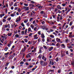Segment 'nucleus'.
Returning a JSON list of instances; mask_svg holds the SVG:
<instances>
[{"mask_svg":"<svg viewBox=\"0 0 74 74\" xmlns=\"http://www.w3.org/2000/svg\"><path fill=\"white\" fill-rule=\"evenodd\" d=\"M8 38V36H7V35H6L5 37V40L7 38Z\"/></svg>","mask_w":74,"mask_h":74,"instance_id":"680f3d73","label":"nucleus"},{"mask_svg":"<svg viewBox=\"0 0 74 74\" xmlns=\"http://www.w3.org/2000/svg\"><path fill=\"white\" fill-rule=\"evenodd\" d=\"M50 37H51V38H53L54 37V36L53 35H51L50 36Z\"/></svg>","mask_w":74,"mask_h":74,"instance_id":"bb28decb","label":"nucleus"},{"mask_svg":"<svg viewBox=\"0 0 74 74\" xmlns=\"http://www.w3.org/2000/svg\"><path fill=\"white\" fill-rule=\"evenodd\" d=\"M18 3L16 2H15L14 4L13 5V6H14V7H17L18 6V5L17 4H18Z\"/></svg>","mask_w":74,"mask_h":74,"instance_id":"4468645a","label":"nucleus"},{"mask_svg":"<svg viewBox=\"0 0 74 74\" xmlns=\"http://www.w3.org/2000/svg\"><path fill=\"white\" fill-rule=\"evenodd\" d=\"M21 26H22L23 27H25V25L24 24V23H22L21 24Z\"/></svg>","mask_w":74,"mask_h":74,"instance_id":"2f4dec72","label":"nucleus"},{"mask_svg":"<svg viewBox=\"0 0 74 74\" xmlns=\"http://www.w3.org/2000/svg\"><path fill=\"white\" fill-rule=\"evenodd\" d=\"M23 7L25 10V11H27L29 10V7L23 6Z\"/></svg>","mask_w":74,"mask_h":74,"instance_id":"6e6552de","label":"nucleus"},{"mask_svg":"<svg viewBox=\"0 0 74 74\" xmlns=\"http://www.w3.org/2000/svg\"><path fill=\"white\" fill-rule=\"evenodd\" d=\"M33 18H30V19H29V22H31L32 20H33Z\"/></svg>","mask_w":74,"mask_h":74,"instance_id":"338daca9","label":"nucleus"},{"mask_svg":"<svg viewBox=\"0 0 74 74\" xmlns=\"http://www.w3.org/2000/svg\"><path fill=\"white\" fill-rule=\"evenodd\" d=\"M67 38V39L65 40V42L66 43H68L69 42V40L67 38Z\"/></svg>","mask_w":74,"mask_h":74,"instance_id":"aec40b11","label":"nucleus"},{"mask_svg":"<svg viewBox=\"0 0 74 74\" xmlns=\"http://www.w3.org/2000/svg\"><path fill=\"white\" fill-rule=\"evenodd\" d=\"M40 35V37L42 38H45V36H44V33H42Z\"/></svg>","mask_w":74,"mask_h":74,"instance_id":"1a4fd4ad","label":"nucleus"},{"mask_svg":"<svg viewBox=\"0 0 74 74\" xmlns=\"http://www.w3.org/2000/svg\"><path fill=\"white\" fill-rule=\"evenodd\" d=\"M56 62H58L59 61V58H58V57H57V58H56Z\"/></svg>","mask_w":74,"mask_h":74,"instance_id":"7c9ffc66","label":"nucleus"},{"mask_svg":"<svg viewBox=\"0 0 74 74\" xmlns=\"http://www.w3.org/2000/svg\"><path fill=\"white\" fill-rule=\"evenodd\" d=\"M32 34H33V33H31L29 34V35H28V36H29V37H31V36H32Z\"/></svg>","mask_w":74,"mask_h":74,"instance_id":"052dcab7","label":"nucleus"},{"mask_svg":"<svg viewBox=\"0 0 74 74\" xmlns=\"http://www.w3.org/2000/svg\"><path fill=\"white\" fill-rule=\"evenodd\" d=\"M48 38L49 39L50 42H51V40H52V38L49 37H48Z\"/></svg>","mask_w":74,"mask_h":74,"instance_id":"5fc2aeb1","label":"nucleus"},{"mask_svg":"<svg viewBox=\"0 0 74 74\" xmlns=\"http://www.w3.org/2000/svg\"><path fill=\"white\" fill-rule=\"evenodd\" d=\"M23 16H26V13H24L22 14L21 17Z\"/></svg>","mask_w":74,"mask_h":74,"instance_id":"c03bdc74","label":"nucleus"},{"mask_svg":"<svg viewBox=\"0 0 74 74\" xmlns=\"http://www.w3.org/2000/svg\"><path fill=\"white\" fill-rule=\"evenodd\" d=\"M4 26L5 28H7L8 27V28H10V24H8V25H5Z\"/></svg>","mask_w":74,"mask_h":74,"instance_id":"0eeeda50","label":"nucleus"},{"mask_svg":"<svg viewBox=\"0 0 74 74\" xmlns=\"http://www.w3.org/2000/svg\"><path fill=\"white\" fill-rule=\"evenodd\" d=\"M19 35L18 34H16L15 35V37L17 38H18V37H19Z\"/></svg>","mask_w":74,"mask_h":74,"instance_id":"09e8293b","label":"nucleus"},{"mask_svg":"<svg viewBox=\"0 0 74 74\" xmlns=\"http://www.w3.org/2000/svg\"><path fill=\"white\" fill-rule=\"evenodd\" d=\"M21 21V16H19V17H18L16 20L15 22H17V23H18V22H19Z\"/></svg>","mask_w":74,"mask_h":74,"instance_id":"f03ea898","label":"nucleus"},{"mask_svg":"<svg viewBox=\"0 0 74 74\" xmlns=\"http://www.w3.org/2000/svg\"><path fill=\"white\" fill-rule=\"evenodd\" d=\"M32 67H33V66H28V68L30 69V68H32Z\"/></svg>","mask_w":74,"mask_h":74,"instance_id":"603ef678","label":"nucleus"},{"mask_svg":"<svg viewBox=\"0 0 74 74\" xmlns=\"http://www.w3.org/2000/svg\"><path fill=\"white\" fill-rule=\"evenodd\" d=\"M43 47L44 48V49H45V50L47 49H48V48H47V46H45V45H44L43 46Z\"/></svg>","mask_w":74,"mask_h":74,"instance_id":"c85d7f7f","label":"nucleus"},{"mask_svg":"<svg viewBox=\"0 0 74 74\" xmlns=\"http://www.w3.org/2000/svg\"><path fill=\"white\" fill-rule=\"evenodd\" d=\"M8 49V47H6L5 48L4 50L5 51H7V50Z\"/></svg>","mask_w":74,"mask_h":74,"instance_id":"c756f323","label":"nucleus"},{"mask_svg":"<svg viewBox=\"0 0 74 74\" xmlns=\"http://www.w3.org/2000/svg\"><path fill=\"white\" fill-rule=\"evenodd\" d=\"M17 11L18 12H21V9L20 8H19L17 10Z\"/></svg>","mask_w":74,"mask_h":74,"instance_id":"a878e982","label":"nucleus"},{"mask_svg":"<svg viewBox=\"0 0 74 74\" xmlns=\"http://www.w3.org/2000/svg\"><path fill=\"white\" fill-rule=\"evenodd\" d=\"M31 28L30 27H29L28 28V32H30V31H31Z\"/></svg>","mask_w":74,"mask_h":74,"instance_id":"4d7b16f0","label":"nucleus"},{"mask_svg":"<svg viewBox=\"0 0 74 74\" xmlns=\"http://www.w3.org/2000/svg\"><path fill=\"white\" fill-rule=\"evenodd\" d=\"M40 64L41 66H45L47 65V62H44V61L41 60L40 61Z\"/></svg>","mask_w":74,"mask_h":74,"instance_id":"f257e3e1","label":"nucleus"},{"mask_svg":"<svg viewBox=\"0 0 74 74\" xmlns=\"http://www.w3.org/2000/svg\"><path fill=\"white\" fill-rule=\"evenodd\" d=\"M71 65H72V66H73L74 67V61H73L71 62Z\"/></svg>","mask_w":74,"mask_h":74,"instance_id":"f704fd0d","label":"nucleus"},{"mask_svg":"<svg viewBox=\"0 0 74 74\" xmlns=\"http://www.w3.org/2000/svg\"><path fill=\"white\" fill-rule=\"evenodd\" d=\"M24 40L25 41V42H27L28 41H27V39L26 38L25 39H24Z\"/></svg>","mask_w":74,"mask_h":74,"instance_id":"473e14b6","label":"nucleus"},{"mask_svg":"<svg viewBox=\"0 0 74 74\" xmlns=\"http://www.w3.org/2000/svg\"><path fill=\"white\" fill-rule=\"evenodd\" d=\"M34 38L35 40H37L38 38V37H37V34H36L34 36Z\"/></svg>","mask_w":74,"mask_h":74,"instance_id":"20e7f679","label":"nucleus"},{"mask_svg":"<svg viewBox=\"0 0 74 74\" xmlns=\"http://www.w3.org/2000/svg\"><path fill=\"white\" fill-rule=\"evenodd\" d=\"M61 47H63L64 48H66V46L64 44H62L61 45Z\"/></svg>","mask_w":74,"mask_h":74,"instance_id":"412c9836","label":"nucleus"},{"mask_svg":"<svg viewBox=\"0 0 74 74\" xmlns=\"http://www.w3.org/2000/svg\"><path fill=\"white\" fill-rule=\"evenodd\" d=\"M42 56V54H40L39 55L37 58H39V59H41Z\"/></svg>","mask_w":74,"mask_h":74,"instance_id":"ddd939ff","label":"nucleus"},{"mask_svg":"<svg viewBox=\"0 0 74 74\" xmlns=\"http://www.w3.org/2000/svg\"><path fill=\"white\" fill-rule=\"evenodd\" d=\"M41 23H42V25H44V23H45V21H42V20H41Z\"/></svg>","mask_w":74,"mask_h":74,"instance_id":"ea45409f","label":"nucleus"},{"mask_svg":"<svg viewBox=\"0 0 74 74\" xmlns=\"http://www.w3.org/2000/svg\"><path fill=\"white\" fill-rule=\"evenodd\" d=\"M47 58H44L43 59H42V60H43V61L44 62H46V61H47Z\"/></svg>","mask_w":74,"mask_h":74,"instance_id":"79ce46f5","label":"nucleus"},{"mask_svg":"<svg viewBox=\"0 0 74 74\" xmlns=\"http://www.w3.org/2000/svg\"><path fill=\"white\" fill-rule=\"evenodd\" d=\"M13 58H12V55L10 56L9 57V59H12Z\"/></svg>","mask_w":74,"mask_h":74,"instance_id":"cd10ccee","label":"nucleus"},{"mask_svg":"<svg viewBox=\"0 0 74 74\" xmlns=\"http://www.w3.org/2000/svg\"><path fill=\"white\" fill-rule=\"evenodd\" d=\"M32 23L33 24V25H35V24H36V19H35L34 21H33Z\"/></svg>","mask_w":74,"mask_h":74,"instance_id":"a18cd8bd","label":"nucleus"},{"mask_svg":"<svg viewBox=\"0 0 74 74\" xmlns=\"http://www.w3.org/2000/svg\"><path fill=\"white\" fill-rule=\"evenodd\" d=\"M4 38H3L2 40H1V42H2V43H3L4 42Z\"/></svg>","mask_w":74,"mask_h":74,"instance_id":"3c124183","label":"nucleus"},{"mask_svg":"<svg viewBox=\"0 0 74 74\" xmlns=\"http://www.w3.org/2000/svg\"><path fill=\"white\" fill-rule=\"evenodd\" d=\"M26 25H27V26H28V27L29 26H30V24H29V22L27 23H26Z\"/></svg>","mask_w":74,"mask_h":74,"instance_id":"6e6d98bb","label":"nucleus"},{"mask_svg":"<svg viewBox=\"0 0 74 74\" xmlns=\"http://www.w3.org/2000/svg\"><path fill=\"white\" fill-rule=\"evenodd\" d=\"M38 34L39 35H41V31H38Z\"/></svg>","mask_w":74,"mask_h":74,"instance_id":"a19ab883","label":"nucleus"},{"mask_svg":"<svg viewBox=\"0 0 74 74\" xmlns=\"http://www.w3.org/2000/svg\"><path fill=\"white\" fill-rule=\"evenodd\" d=\"M30 27L32 28V29H34V26H33V25L31 24L30 25Z\"/></svg>","mask_w":74,"mask_h":74,"instance_id":"b1692460","label":"nucleus"},{"mask_svg":"<svg viewBox=\"0 0 74 74\" xmlns=\"http://www.w3.org/2000/svg\"><path fill=\"white\" fill-rule=\"evenodd\" d=\"M53 49V47H49L48 49V51H52Z\"/></svg>","mask_w":74,"mask_h":74,"instance_id":"39448f33","label":"nucleus"},{"mask_svg":"<svg viewBox=\"0 0 74 74\" xmlns=\"http://www.w3.org/2000/svg\"><path fill=\"white\" fill-rule=\"evenodd\" d=\"M57 8H58L59 10H62V8L60 7V5H58L57 6Z\"/></svg>","mask_w":74,"mask_h":74,"instance_id":"9d476101","label":"nucleus"},{"mask_svg":"<svg viewBox=\"0 0 74 74\" xmlns=\"http://www.w3.org/2000/svg\"><path fill=\"white\" fill-rule=\"evenodd\" d=\"M60 20H62L63 19V18H62V15H61L60 17Z\"/></svg>","mask_w":74,"mask_h":74,"instance_id":"37998d69","label":"nucleus"},{"mask_svg":"<svg viewBox=\"0 0 74 74\" xmlns=\"http://www.w3.org/2000/svg\"><path fill=\"white\" fill-rule=\"evenodd\" d=\"M73 21H71V22H70L69 25L70 26H72V25H73Z\"/></svg>","mask_w":74,"mask_h":74,"instance_id":"2eb2a0df","label":"nucleus"},{"mask_svg":"<svg viewBox=\"0 0 74 74\" xmlns=\"http://www.w3.org/2000/svg\"><path fill=\"white\" fill-rule=\"evenodd\" d=\"M71 29H74V25H73L72 26H71Z\"/></svg>","mask_w":74,"mask_h":74,"instance_id":"774afa93","label":"nucleus"},{"mask_svg":"<svg viewBox=\"0 0 74 74\" xmlns=\"http://www.w3.org/2000/svg\"><path fill=\"white\" fill-rule=\"evenodd\" d=\"M34 25H35V26L36 27H38V25H37V23H35V24H34Z\"/></svg>","mask_w":74,"mask_h":74,"instance_id":"13d9d810","label":"nucleus"},{"mask_svg":"<svg viewBox=\"0 0 74 74\" xmlns=\"http://www.w3.org/2000/svg\"><path fill=\"white\" fill-rule=\"evenodd\" d=\"M30 56L29 55V54H27V55L26 56V58H30Z\"/></svg>","mask_w":74,"mask_h":74,"instance_id":"8fccbe9b","label":"nucleus"},{"mask_svg":"<svg viewBox=\"0 0 74 74\" xmlns=\"http://www.w3.org/2000/svg\"><path fill=\"white\" fill-rule=\"evenodd\" d=\"M31 3H32V4H34V3H36L33 1H31Z\"/></svg>","mask_w":74,"mask_h":74,"instance_id":"0e129e2a","label":"nucleus"},{"mask_svg":"<svg viewBox=\"0 0 74 74\" xmlns=\"http://www.w3.org/2000/svg\"><path fill=\"white\" fill-rule=\"evenodd\" d=\"M67 47L69 49H70L72 48V46L71 45H69L67 46Z\"/></svg>","mask_w":74,"mask_h":74,"instance_id":"393cba45","label":"nucleus"},{"mask_svg":"<svg viewBox=\"0 0 74 74\" xmlns=\"http://www.w3.org/2000/svg\"><path fill=\"white\" fill-rule=\"evenodd\" d=\"M26 47H24V49H23V51H26Z\"/></svg>","mask_w":74,"mask_h":74,"instance_id":"bf43d9fd","label":"nucleus"},{"mask_svg":"<svg viewBox=\"0 0 74 74\" xmlns=\"http://www.w3.org/2000/svg\"><path fill=\"white\" fill-rule=\"evenodd\" d=\"M62 5L63 7H65V6L66 5V4L62 3Z\"/></svg>","mask_w":74,"mask_h":74,"instance_id":"4c0bfd02","label":"nucleus"},{"mask_svg":"<svg viewBox=\"0 0 74 74\" xmlns=\"http://www.w3.org/2000/svg\"><path fill=\"white\" fill-rule=\"evenodd\" d=\"M71 10V9H69L68 10L65 12L66 14H67V13H69V12H70Z\"/></svg>","mask_w":74,"mask_h":74,"instance_id":"dca6fc26","label":"nucleus"},{"mask_svg":"<svg viewBox=\"0 0 74 74\" xmlns=\"http://www.w3.org/2000/svg\"><path fill=\"white\" fill-rule=\"evenodd\" d=\"M14 48H15V46L13 45L11 49V50H12V49H14Z\"/></svg>","mask_w":74,"mask_h":74,"instance_id":"e2e57ef3","label":"nucleus"},{"mask_svg":"<svg viewBox=\"0 0 74 74\" xmlns=\"http://www.w3.org/2000/svg\"><path fill=\"white\" fill-rule=\"evenodd\" d=\"M57 20H58L57 21L58 22H59V19H60V18H59V17L57 16Z\"/></svg>","mask_w":74,"mask_h":74,"instance_id":"de8ad7c7","label":"nucleus"},{"mask_svg":"<svg viewBox=\"0 0 74 74\" xmlns=\"http://www.w3.org/2000/svg\"><path fill=\"white\" fill-rule=\"evenodd\" d=\"M49 64L50 65L51 64L52 65H53L54 64V62L53 61L52 62L51 61H50Z\"/></svg>","mask_w":74,"mask_h":74,"instance_id":"9b49d317","label":"nucleus"},{"mask_svg":"<svg viewBox=\"0 0 74 74\" xmlns=\"http://www.w3.org/2000/svg\"><path fill=\"white\" fill-rule=\"evenodd\" d=\"M14 25H15V23L14 24V25L13 24H12L11 25V28H14Z\"/></svg>","mask_w":74,"mask_h":74,"instance_id":"49530a36","label":"nucleus"},{"mask_svg":"<svg viewBox=\"0 0 74 74\" xmlns=\"http://www.w3.org/2000/svg\"><path fill=\"white\" fill-rule=\"evenodd\" d=\"M34 31H35V32H36V31H37V30H38L37 27H35L34 28Z\"/></svg>","mask_w":74,"mask_h":74,"instance_id":"6ab92c4d","label":"nucleus"},{"mask_svg":"<svg viewBox=\"0 0 74 74\" xmlns=\"http://www.w3.org/2000/svg\"><path fill=\"white\" fill-rule=\"evenodd\" d=\"M28 44L30 45L32 44V42L30 41H29L28 42Z\"/></svg>","mask_w":74,"mask_h":74,"instance_id":"e433bc0d","label":"nucleus"},{"mask_svg":"<svg viewBox=\"0 0 74 74\" xmlns=\"http://www.w3.org/2000/svg\"><path fill=\"white\" fill-rule=\"evenodd\" d=\"M29 6L30 7H35L34 5L32 4H29Z\"/></svg>","mask_w":74,"mask_h":74,"instance_id":"f3484780","label":"nucleus"},{"mask_svg":"<svg viewBox=\"0 0 74 74\" xmlns=\"http://www.w3.org/2000/svg\"><path fill=\"white\" fill-rule=\"evenodd\" d=\"M7 35H8V36L10 37V36H11V35H12V33H11V32H10V33H8Z\"/></svg>","mask_w":74,"mask_h":74,"instance_id":"a211bd4d","label":"nucleus"},{"mask_svg":"<svg viewBox=\"0 0 74 74\" xmlns=\"http://www.w3.org/2000/svg\"><path fill=\"white\" fill-rule=\"evenodd\" d=\"M36 6L39 9H41L42 8V6H41V5L40 4H38L36 5Z\"/></svg>","mask_w":74,"mask_h":74,"instance_id":"423d86ee","label":"nucleus"},{"mask_svg":"<svg viewBox=\"0 0 74 74\" xmlns=\"http://www.w3.org/2000/svg\"><path fill=\"white\" fill-rule=\"evenodd\" d=\"M2 22H3V23L5 22H6V20H5V19H3L2 20Z\"/></svg>","mask_w":74,"mask_h":74,"instance_id":"c9c22d12","label":"nucleus"},{"mask_svg":"<svg viewBox=\"0 0 74 74\" xmlns=\"http://www.w3.org/2000/svg\"><path fill=\"white\" fill-rule=\"evenodd\" d=\"M69 37H70V38H72V37H74L73 36V35H70L69 36Z\"/></svg>","mask_w":74,"mask_h":74,"instance_id":"72a5a7b5","label":"nucleus"},{"mask_svg":"<svg viewBox=\"0 0 74 74\" xmlns=\"http://www.w3.org/2000/svg\"><path fill=\"white\" fill-rule=\"evenodd\" d=\"M24 31H22L21 32V34H22V35H24Z\"/></svg>","mask_w":74,"mask_h":74,"instance_id":"69168bd1","label":"nucleus"},{"mask_svg":"<svg viewBox=\"0 0 74 74\" xmlns=\"http://www.w3.org/2000/svg\"><path fill=\"white\" fill-rule=\"evenodd\" d=\"M53 29H56V26H55V25H53Z\"/></svg>","mask_w":74,"mask_h":74,"instance_id":"864d4df0","label":"nucleus"},{"mask_svg":"<svg viewBox=\"0 0 74 74\" xmlns=\"http://www.w3.org/2000/svg\"><path fill=\"white\" fill-rule=\"evenodd\" d=\"M16 11L14 12L13 14H12L10 15V16L12 17L15 16V14H16Z\"/></svg>","mask_w":74,"mask_h":74,"instance_id":"7ed1b4c3","label":"nucleus"},{"mask_svg":"<svg viewBox=\"0 0 74 74\" xmlns=\"http://www.w3.org/2000/svg\"><path fill=\"white\" fill-rule=\"evenodd\" d=\"M58 11V9L57 8H56L54 10V11L55 12H57Z\"/></svg>","mask_w":74,"mask_h":74,"instance_id":"58836bf2","label":"nucleus"},{"mask_svg":"<svg viewBox=\"0 0 74 74\" xmlns=\"http://www.w3.org/2000/svg\"><path fill=\"white\" fill-rule=\"evenodd\" d=\"M56 41L58 42H59L61 41L60 40V39L58 38H56Z\"/></svg>","mask_w":74,"mask_h":74,"instance_id":"f8f14e48","label":"nucleus"},{"mask_svg":"<svg viewBox=\"0 0 74 74\" xmlns=\"http://www.w3.org/2000/svg\"><path fill=\"white\" fill-rule=\"evenodd\" d=\"M1 59L3 61H5V60H4L5 59V58L4 57H2L1 58Z\"/></svg>","mask_w":74,"mask_h":74,"instance_id":"5701e85b","label":"nucleus"},{"mask_svg":"<svg viewBox=\"0 0 74 74\" xmlns=\"http://www.w3.org/2000/svg\"><path fill=\"white\" fill-rule=\"evenodd\" d=\"M41 27L42 29H43V30H45V26H41Z\"/></svg>","mask_w":74,"mask_h":74,"instance_id":"4be33fe9","label":"nucleus"}]
</instances>
